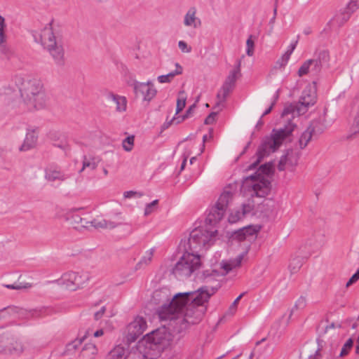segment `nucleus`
I'll return each mask as SVG.
<instances>
[{
    "instance_id": "nucleus-15",
    "label": "nucleus",
    "mask_w": 359,
    "mask_h": 359,
    "mask_svg": "<svg viewBox=\"0 0 359 359\" xmlns=\"http://www.w3.org/2000/svg\"><path fill=\"white\" fill-rule=\"evenodd\" d=\"M330 55L327 51L321 50L315 54L311 60V72L315 74H318L323 67L327 65Z\"/></svg>"
},
{
    "instance_id": "nucleus-2",
    "label": "nucleus",
    "mask_w": 359,
    "mask_h": 359,
    "mask_svg": "<svg viewBox=\"0 0 359 359\" xmlns=\"http://www.w3.org/2000/svg\"><path fill=\"white\" fill-rule=\"evenodd\" d=\"M172 329L164 324L151 333L145 335L137 344L138 352L145 358L156 359L172 341Z\"/></svg>"
},
{
    "instance_id": "nucleus-55",
    "label": "nucleus",
    "mask_w": 359,
    "mask_h": 359,
    "mask_svg": "<svg viewBox=\"0 0 359 359\" xmlns=\"http://www.w3.org/2000/svg\"><path fill=\"white\" fill-rule=\"evenodd\" d=\"M306 306V299L303 297H300L295 303L294 306L297 309H303Z\"/></svg>"
},
{
    "instance_id": "nucleus-59",
    "label": "nucleus",
    "mask_w": 359,
    "mask_h": 359,
    "mask_svg": "<svg viewBox=\"0 0 359 359\" xmlns=\"http://www.w3.org/2000/svg\"><path fill=\"white\" fill-rule=\"evenodd\" d=\"M351 278L354 282H356L358 280H359V268L357 269L355 273L351 277Z\"/></svg>"
},
{
    "instance_id": "nucleus-54",
    "label": "nucleus",
    "mask_w": 359,
    "mask_h": 359,
    "mask_svg": "<svg viewBox=\"0 0 359 359\" xmlns=\"http://www.w3.org/2000/svg\"><path fill=\"white\" fill-rule=\"evenodd\" d=\"M297 43H298V39H297L296 41H292L291 43L290 44V46L287 47V50L285 51V53H287L291 56L293 51L296 48Z\"/></svg>"
},
{
    "instance_id": "nucleus-64",
    "label": "nucleus",
    "mask_w": 359,
    "mask_h": 359,
    "mask_svg": "<svg viewBox=\"0 0 359 359\" xmlns=\"http://www.w3.org/2000/svg\"><path fill=\"white\" fill-rule=\"evenodd\" d=\"M186 164H187V158H184V159L183 160V161H182V164H181V168H180L181 170H184V167H185Z\"/></svg>"
},
{
    "instance_id": "nucleus-52",
    "label": "nucleus",
    "mask_w": 359,
    "mask_h": 359,
    "mask_svg": "<svg viewBox=\"0 0 359 359\" xmlns=\"http://www.w3.org/2000/svg\"><path fill=\"white\" fill-rule=\"evenodd\" d=\"M352 130L353 133H359V111L355 117L353 124L352 126Z\"/></svg>"
},
{
    "instance_id": "nucleus-37",
    "label": "nucleus",
    "mask_w": 359,
    "mask_h": 359,
    "mask_svg": "<svg viewBox=\"0 0 359 359\" xmlns=\"http://www.w3.org/2000/svg\"><path fill=\"white\" fill-rule=\"evenodd\" d=\"M310 71L311 72V60H307L301 65L297 74L301 77L306 75Z\"/></svg>"
},
{
    "instance_id": "nucleus-61",
    "label": "nucleus",
    "mask_w": 359,
    "mask_h": 359,
    "mask_svg": "<svg viewBox=\"0 0 359 359\" xmlns=\"http://www.w3.org/2000/svg\"><path fill=\"white\" fill-rule=\"evenodd\" d=\"M312 32V29L311 27H307L306 28H304V31H303V33L305 34V35H309Z\"/></svg>"
},
{
    "instance_id": "nucleus-8",
    "label": "nucleus",
    "mask_w": 359,
    "mask_h": 359,
    "mask_svg": "<svg viewBox=\"0 0 359 359\" xmlns=\"http://www.w3.org/2000/svg\"><path fill=\"white\" fill-rule=\"evenodd\" d=\"M40 42L47 49L57 65L64 64V50L56 42L50 24L47 25L40 32Z\"/></svg>"
},
{
    "instance_id": "nucleus-17",
    "label": "nucleus",
    "mask_w": 359,
    "mask_h": 359,
    "mask_svg": "<svg viewBox=\"0 0 359 359\" xmlns=\"http://www.w3.org/2000/svg\"><path fill=\"white\" fill-rule=\"evenodd\" d=\"M69 177L70 175L56 166H49L45 170V178L50 182H63Z\"/></svg>"
},
{
    "instance_id": "nucleus-20",
    "label": "nucleus",
    "mask_w": 359,
    "mask_h": 359,
    "mask_svg": "<svg viewBox=\"0 0 359 359\" xmlns=\"http://www.w3.org/2000/svg\"><path fill=\"white\" fill-rule=\"evenodd\" d=\"M38 133L36 129L28 128L22 144L20 147L22 151H28L34 148L37 142Z\"/></svg>"
},
{
    "instance_id": "nucleus-39",
    "label": "nucleus",
    "mask_w": 359,
    "mask_h": 359,
    "mask_svg": "<svg viewBox=\"0 0 359 359\" xmlns=\"http://www.w3.org/2000/svg\"><path fill=\"white\" fill-rule=\"evenodd\" d=\"M353 344V340L349 338L341 348L339 353V357H344L349 353Z\"/></svg>"
},
{
    "instance_id": "nucleus-63",
    "label": "nucleus",
    "mask_w": 359,
    "mask_h": 359,
    "mask_svg": "<svg viewBox=\"0 0 359 359\" xmlns=\"http://www.w3.org/2000/svg\"><path fill=\"white\" fill-rule=\"evenodd\" d=\"M6 338L4 337V336H0V345H3V346H5L6 344Z\"/></svg>"
},
{
    "instance_id": "nucleus-33",
    "label": "nucleus",
    "mask_w": 359,
    "mask_h": 359,
    "mask_svg": "<svg viewBox=\"0 0 359 359\" xmlns=\"http://www.w3.org/2000/svg\"><path fill=\"white\" fill-rule=\"evenodd\" d=\"M238 76L229 73L228 76L226 78L225 81L224 82L222 87L230 90H233L235 87L236 81Z\"/></svg>"
},
{
    "instance_id": "nucleus-4",
    "label": "nucleus",
    "mask_w": 359,
    "mask_h": 359,
    "mask_svg": "<svg viewBox=\"0 0 359 359\" xmlns=\"http://www.w3.org/2000/svg\"><path fill=\"white\" fill-rule=\"evenodd\" d=\"M295 128L296 124L289 121L284 127L273 129L271 135L265 137L259 147L256 154L257 160L253 163V167L259 164L265 156L276 151L291 136Z\"/></svg>"
},
{
    "instance_id": "nucleus-28",
    "label": "nucleus",
    "mask_w": 359,
    "mask_h": 359,
    "mask_svg": "<svg viewBox=\"0 0 359 359\" xmlns=\"http://www.w3.org/2000/svg\"><path fill=\"white\" fill-rule=\"evenodd\" d=\"M154 253V248H153L147 250L145 252L144 255L142 257L140 260L137 264L136 268L141 269L143 266L149 265L152 260Z\"/></svg>"
},
{
    "instance_id": "nucleus-24",
    "label": "nucleus",
    "mask_w": 359,
    "mask_h": 359,
    "mask_svg": "<svg viewBox=\"0 0 359 359\" xmlns=\"http://www.w3.org/2000/svg\"><path fill=\"white\" fill-rule=\"evenodd\" d=\"M98 353L97 346L91 343L86 344L81 349L79 358L80 359H95Z\"/></svg>"
},
{
    "instance_id": "nucleus-7",
    "label": "nucleus",
    "mask_w": 359,
    "mask_h": 359,
    "mask_svg": "<svg viewBox=\"0 0 359 359\" xmlns=\"http://www.w3.org/2000/svg\"><path fill=\"white\" fill-rule=\"evenodd\" d=\"M201 266V256L188 250L185 251L172 269V273L178 279L191 276Z\"/></svg>"
},
{
    "instance_id": "nucleus-53",
    "label": "nucleus",
    "mask_w": 359,
    "mask_h": 359,
    "mask_svg": "<svg viewBox=\"0 0 359 359\" xmlns=\"http://www.w3.org/2000/svg\"><path fill=\"white\" fill-rule=\"evenodd\" d=\"M241 60H238L236 61V67L235 68L231 70L229 73L233 74L237 76H238L241 74Z\"/></svg>"
},
{
    "instance_id": "nucleus-3",
    "label": "nucleus",
    "mask_w": 359,
    "mask_h": 359,
    "mask_svg": "<svg viewBox=\"0 0 359 359\" xmlns=\"http://www.w3.org/2000/svg\"><path fill=\"white\" fill-rule=\"evenodd\" d=\"M20 91L27 110H39L46 107L48 97L40 79L32 78L24 80Z\"/></svg>"
},
{
    "instance_id": "nucleus-42",
    "label": "nucleus",
    "mask_w": 359,
    "mask_h": 359,
    "mask_svg": "<svg viewBox=\"0 0 359 359\" xmlns=\"http://www.w3.org/2000/svg\"><path fill=\"white\" fill-rule=\"evenodd\" d=\"M158 201L154 200L152 202L147 203L144 208V215L148 216L150 214H151L154 210L156 208V205H158Z\"/></svg>"
},
{
    "instance_id": "nucleus-25",
    "label": "nucleus",
    "mask_w": 359,
    "mask_h": 359,
    "mask_svg": "<svg viewBox=\"0 0 359 359\" xmlns=\"http://www.w3.org/2000/svg\"><path fill=\"white\" fill-rule=\"evenodd\" d=\"M233 193L229 190H224L219 196L215 205L226 212L229 204L233 200Z\"/></svg>"
},
{
    "instance_id": "nucleus-62",
    "label": "nucleus",
    "mask_w": 359,
    "mask_h": 359,
    "mask_svg": "<svg viewBox=\"0 0 359 359\" xmlns=\"http://www.w3.org/2000/svg\"><path fill=\"white\" fill-rule=\"evenodd\" d=\"M264 124V122L262 121V117L261 116L260 118L259 119V121H257V124H256V128H259L260 127H262Z\"/></svg>"
},
{
    "instance_id": "nucleus-44",
    "label": "nucleus",
    "mask_w": 359,
    "mask_h": 359,
    "mask_svg": "<svg viewBox=\"0 0 359 359\" xmlns=\"http://www.w3.org/2000/svg\"><path fill=\"white\" fill-rule=\"evenodd\" d=\"M186 104V97L180 96L177 101L175 116L184 108Z\"/></svg>"
},
{
    "instance_id": "nucleus-35",
    "label": "nucleus",
    "mask_w": 359,
    "mask_h": 359,
    "mask_svg": "<svg viewBox=\"0 0 359 359\" xmlns=\"http://www.w3.org/2000/svg\"><path fill=\"white\" fill-rule=\"evenodd\" d=\"M194 107H195V104H193L191 107H189V108L186 111V114L183 116L176 117L175 116L170 122L165 123V127L168 128L172 123H175L176 124L180 123V122H182L185 118H187L189 116V114L191 113V111Z\"/></svg>"
},
{
    "instance_id": "nucleus-5",
    "label": "nucleus",
    "mask_w": 359,
    "mask_h": 359,
    "mask_svg": "<svg viewBox=\"0 0 359 359\" xmlns=\"http://www.w3.org/2000/svg\"><path fill=\"white\" fill-rule=\"evenodd\" d=\"M258 175H251L243 181L241 191L246 196L266 197L271 191V182L265 177L272 173V165L264 164L259 167Z\"/></svg>"
},
{
    "instance_id": "nucleus-40",
    "label": "nucleus",
    "mask_w": 359,
    "mask_h": 359,
    "mask_svg": "<svg viewBox=\"0 0 359 359\" xmlns=\"http://www.w3.org/2000/svg\"><path fill=\"white\" fill-rule=\"evenodd\" d=\"M6 23L5 19L0 15V45L4 43L6 40V35L5 32Z\"/></svg>"
},
{
    "instance_id": "nucleus-57",
    "label": "nucleus",
    "mask_w": 359,
    "mask_h": 359,
    "mask_svg": "<svg viewBox=\"0 0 359 359\" xmlns=\"http://www.w3.org/2000/svg\"><path fill=\"white\" fill-rule=\"evenodd\" d=\"M105 311H106V308L105 306H102L98 311H97L96 313H95V320H99L100 319L104 313H105Z\"/></svg>"
},
{
    "instance_id": "nucleus-36",
    "label": "nucleus",
    "mask_w": 359,
    "mask_h": 359,
    "mask_svg": "<svg viewBox=\"0 0 359 359\" xmlns=\"http://www.w3.org/2000/svg\"><path fill=\"white\" fill-rule=\"evenodd\" d=\"M86 338V335L82 337H78L68 343L66 346L67 351H76L82 344L83 341Z\"/></svg>"
},
{
    "instance_id": "nucleus-56",
    "label": "nucleus",
    "mask_w": 359,
    "mask_h": 359,
    "mask_svg": "<svg viewBox=\"0 0 359 359\" xmlns=\"http://www.w3.org/2000/svg\"><path fill=\"white\" fill-rule=\"evenodd\" d=\"M217 112H212L205 120V124H212L215 119V116H217Z\"/></svg>"
},
{
    "instance_id": "nucleus-47",
    "label": "nucleus",
    "mask_w": 359,
    "mask_h": 359,
    "mask_svg": "<svg viewBox=\"0 0 359 359\" xmlns=\"http://www.w3.org/2000/svg\"><path fill=\"white\" fill-rule=\"evenodd\" d=\"M290 58V55H289L287 53H284L281 57L280 58H279L277 62H276V65L278 66H279L280 67H284L286 66V65L287 64Z\"/></svg>"
},
{
    "instance_id": "nucleus-9",
    "label": "nucleus",
    "mask_w": 359,
    "mask_h": 359,
    "mask_svg": "<svg viewBox=\"0 0 359 359\" xmlns=\"http://www.w3.org/2000/svg\"><path fill=\"white\" fill-rule=\"evenodd\" d=\"M316 98L315 87L311 85L307 86L302 91L298 104L296 106L292 104L286 106L283 109L282 116L293 114L295 112L298 115L304 114L310 106H313L316 103Z\"/></svg>"
},
{
    "instance_id": "nucleus-13",
    "label": "nucleus",
    "mask_w": 359,
    "mask_h": 359,
    "mask_svg": "<svg viewBox=\"0 0 359 359\" xmlns=\"http://www.w3.org/2000/svg\"><path fill=\"white\" fill-rule=\"evenodd\" d=\"M133 89L136 95L142 96L143 100L147 102H151L157 94V90L151 81L147 82L135 81Z\"/></svg>"
},
{
    "instance_id": "nucleus-58",
    "label": "nucleus",
    "mask_w": 359,
    "mask_h": 359,
    "mask_svg": "<svg viewBox=\"0 0 359 359\" xmlns=\"http://www.w3.org/2000/svg\"><path fill=\"white\" fill-rule=\"evenodd\" d=\"M233 236L239 241L245 240V234L241 233V229L236 231Z\"/></svg>"
},
{
    "instance_id": "nucleus-19",
    "label": "nucleus",
    "mask_w": 359,
    "mask_h": 359,
    "mask_svg": "<svg viewBox=\"0 0 359 359\" xmlns=\"http://www.w3.org/2000/svg\"><path fill=\"white\" fill-rule=\"evenodd\" d=\"M297 163V159L293 156L292 152L287 151L285 154L281 156L278 165V169L280 171L285 170H292Z\"/></svg>"
},
{
    "instance_id": "nucleus-27",
    "label": "nucleus",
    "mask_w": 359,
    "mask_h": 359,
    "mask_svg": "<svg viewBox=\"0 0 359 359\" xmlns=\"http://www.w3.org/2000/svg\"><path fill=\"white\" fill-rule=\"evenodd\" d=\"M4 351L0 352V353H9V354H16L19 355L24 351L23 346L22 343L18 341H15L11 344L9 346H7V343L5 346H4Z\"/></svg>"
},
{
    "instance_id": "nucleus-29",
    "label": "nucleus",
    "mask_w": 359,
    "mask_h": 359,
    "mask_svg": "<svg viewBox=\"0 0 359 359\" xmlns=\"http://www.w3.org/2000/svg\"><path fill=\"white\" fill-rule=\"evenodd\" d=\"M55 134L50 135V139L52 140L55 141V142L53 143V145L55 147L62 149L65 152V155H68V154L70 151V147H69V144L68 143L67 138L64 137L60 142H57L55 138Z\"/></svg>"
},
{
    "instance_id": "nucleus-6",
    "label": "nucleus",
    "mask_w": 359,
    "mask_h": 359,
    "mask_svg": "<svg viewBox=\"0 0 359 359\" xmlns=\"http://www.w3.org/2000/svg\"><path fill=\"white\" fill-rule=\"evenodd\" d=\"M217 229L215 226L203 224L193 229L189 235L186 249L198 254L210 248L217 239Z\"/></svg>"
},
{
    "instance_id": "nucleus-43",
    "label": "nucleus",
    "mask_w": 359,
    "mask_h": 359,
    "mask_svg": "<svg viewBox=\"0 0 359 359\" xmlns=\"http://www.w3.org/2000/svg\"><path fill=\"white\" fill-rule=\"evenodd\" d=\"M245 294V292H243L241 293L234 301L231 304V306H229V311H228V313L231 315H233L236 311V309H237V305H238V303L239 302V300L243 297V296Z\"/></svg>"
},
{
    "instance_id": "nucleus-12",
    "label": "nucleus",
    "mask_w": 359,
    "mask_h": 359,
    "mask_svg": "<svg viewBox=\"0 0 359 359\" xmlns=\"http://www.w3.org/2000/svg\"><path fill=\"white\" fill-rule=\"evenodd\" d=\"M255 208V203L251 198H248L244 202L240 208L232 210L229 215L228 221L229 223H236L248 215H252Z\"/></svg>"
},
{
    "instance_id": "nucleus-38",
    "label": "nucleus",
    "mask_w": 359,
    "mask_h": 359,
    "mask_svg": "<svg viewBox=\"0 0 359 359\" xmlns=\"http://www.w3.org/2000/svg\"><path fill=\"white\" fill-rule=\"evenodd\" d=\"M135 137L133 135L126 137L122 142L123 148L126 151H130L134 145Z\"/></svg>"
},
{
    "instance_id": "nucleus-34",
    "label": "nucleus",
    "mask_w": 359,
    "mask_h": 359,
    "mask_svg": "<svg viewBox=\"0 0 359 359\" xmlns=\"http://www.w3.org/2000/svg\"><path fill=\"white\" fill-rule=\"evenodd\" d=\"M260 229V226H248L241 229V231L245 234V239H246L249 236H255Z\"/></svg>"
},
{
    "instance_id": "nucleus-48",
    "label": "nucleus",
    "mask_w": 359,
    "mask_h": 359,
    "mask_svg": "<svg viewBox=\"0 0 359 359\" xmlns=\"http://www.w3.org/2000/svg\"><path fill=\"white\" fill-rule=\"evenodd\" d=\"M142 196V193L134 191H127L123 193V197L125 198H140Z\"/></svg>"
},
{
    "instance_id": "nucleus-30",
    "label": "nucleus",
    "mask_w": 359,
    "mask_h": 359,
    "mask_svg": "<svg viewBox=\"0 0 359 359\" xmlns=\"http://www.w3.org/2000/svg\"><path fill=\"white\" fill-rule=\"evenodd\" d=\"M231 92V90L226 89L225 88H223L222 86L217 95V98L218 101L217 102L215 107H223L224 102L226 101V99Z\"/></svg>"
},
{
    "instance_id": "nucleus-60",
    "label": "nucleus",
    "mask_w": 359,
    "mask_h": 359,
    "mask_svg": "<svg viewBox=\"0 0 359 359\" xmlns=\"http://www.w3.org/2000/svg\"><path fill=\"white\" fill-rule=\"evenodd\" d=\"M103 334H104V331L102 329H100V330L95 331L93 334V336L95 337H99L102 336Z\"/></svg>"
},
{
    "instance_id": "nucleus-21",
    "label": "nucleus",
    "mask_w": 359,
    "mask_h": 359,
    "mask_svg": "<svg viewBox=\"0 0 359 359\" xmlns=\"http://www.w3.org/2000/svg\"><path fill=\"white\" fill-rule=\"evenodd\" d=\"M224 214L225 211L215 205L207 215L204 224L216 227V224L223 218Z\"/></svg>"
},
{
    "instance_id": "nucleus-31",
    "label": "nucleus",
    "mask_w": 359,
    "mask_h": 359,
    "mask_svg": "<svg viewBox=\"0 0 359 359\" xmlns=\"http://www.w3.org/2000/svg\"><path fill=\"white\" fill-rule=\"evenodd\" d=\"M127 351L122 346H116L110 353V359H126Z\"/></svg>"
},
{
    "instance_id": "nucleus-41",
    "label": "nucleus",
    "mask_w": 359,
    "mask_h": 359,
    "mask_svg": "<svg viewBox=\"0 0 359 359\" xmlns=\"http://www.w3.org/2000/svg\"><path fill=\"white\" fill-rule=\"evenodd\" d=\"M255 43L252 40V36L250 35L246 41V54L248 56H252L254 54Z\"/></svg>"
},
{
    "instance_id": "nucleus-32",
    "label": "nucleus",
    "mask_w": 359,
    "mask_h": 359,
    "mask_svg": "<svg viewBox=\"0 0 359 359\" xmlns=\"http://www.w3.org/2000/svg\"><path fill=\"white\" fill-rule=\"evenodd\" d=\"M352 13L353 12H351L346 9V11L336 15L332 19V21L336 22L338 25L341 26L346 21H348Z\"/></svg>"
},
{
    "instance_id": "nucleus-23",
    "label": "nucleus",
    "mask_w": 359,
    "mask_h": 359,
    "mask_svg": "<svg viewBox=\"0 0 359 359\" xmlns=\"http://www.w3.org/2000/svg\"><path fill=\"white\" fill-rule=\"evenodd\" d=\"M100 161L101 158L99 156L92 155L83 156V166L79 170V172H83L86 169H88L89 170H94L98 166Z\"/></svg>"
},
{
    "instance_id": "nucleus-11",
    "label": "nucleus",
    "mask_w": 359,
    "mask_h": 359,
    "mask_svg": "<svg viewBox=\"0 0 359 359\" xmlns=\"http://www.w3.org/2000/svg\"><path fill=\"white\" fill-rule=\"evenodd\" d=\"M147 327L145 319L140 316H137L130 322L127 327L126 334L128 342L132 343L143 334Z\"/></svg>"
},
{
    "instance_id": "nucleus-22",
    "label": "nucleus",
    "mask_w": 359,
    "mask_h": 359,
    "mask_svg": "<svg viewBox=\"0 0 359 359\" xmlns=\"http://www.w3.org/2000/svg\"><path fill=\"white\" fill-rule=\"evenodd\" d=\"M107 99L114 102L116 104V110L118 112H124L127 109V99L124 96L115 95L112 93H109L107 96Z\"/></svg>"
},
{
    "instance_id": "nucleus-10",
    "label": "nucleus",
    "mask_w": 359,
    "mask_h": 359,
    "mask_svg": "<svg viewBox=\"0 0 359 359\" xmlns=\"http://www.w3.org/2000/svg\"><path fill=\"white\" fill-rule=\"evenodd\" d=\"M89 279L90 276L87 272L69 271L62 274V276L55 281L61 287L74 291L86 283Z\"/></svg>"
},
{
    "instance_id": "nucleus-16",
    "label": "nucleus",
    "mask_w": 359,
    "mask_h": 359,
    "mask_svg": "<svg viewBox=\"0 0 359 359\" xmlns=\"http://www.w3.org/2000/svg\"><path fill=\"white\" fill-rule=\"evenodd\" d=\"M184 27L192 29H197L201 26V20L197 16V8L195 6L189 8L183 18Z\"/></svg>"
},
{
    "instance_id": "nucleus-26",
    "label": "nucleus",
    "mask_w": 359,
    "mask_h": 359,
    "mask_svg": "<svg viewBox=\"0 0 359 359\" xmlns=\"http://www.w3.org/2000/svg\"><path fill=\"white\" fill-rule=\"evenodd\" d=\"M175 65L176 68L174 71H172L167 74L161 75L157 77V80L159 83H170L173 80V79L175 76L180 75L182 73V66L177 62H176L175 64Z\"/></svg>"
},
{
    "instance_id": "nucleus-51",
    "label": "nucleus",
    "mask_w": 359,
    "mask_h": 359,
    "mask_svg": "<svg viewBox=\"0 0 359 359\" xmlns=\"http://www.w3.org/2000/svg\"><path fill=\"white\" fill-rule=\"evenodd\" d=\"M178 47L183 53H188L191 51V47L188 46L187 43L184 41H180L178 42Z\"/></svg>"
},
{
    "instance_id": "nucleus-1",
    "label": "nucleus",
    "mask_w": 359,
    "mask_h": 359,
    "mask_svg": "<svg viewBox=\"0 0 359 359\" xmlns=\"http://www.w3.org/2000/svg\"><path fill=\"white\" fill-rule=\"evenodd\" d=\"M242 259L243 256L238 255L235 259L222 261L219 269L215 266L204 271L202 278L205 283H213L210 287L203 286L196 291L179 292L173 295L168 287L155 290L152 301L160 304L157 310L160 320L168 321L165 325L174 332H181L189 325L199 323L207 311L209 299L220 287L218 278L239 266Z\"/></svg>"
},
{
    "instance_id": "nucleus-46",
    "label": "nucleus",
    "mask_w": 359,
    "mask_h": 359,
    "mask_svg": "<svg viewBox=\"0 0 359 359\" xmlns=\"http://www.w3.org/2000/svg\"><path fill=\"white\" fill-rule=\"evenodd\" d=\"M90 226H93L95 229L103 228V227L106 226V222H105V220H103V219H101V220L93 219L90 222H88V227Z\"/></svg>"
},
{
    "instance_id": "nucleus-45",
    "label": "nucleus",
    "mask_w": 359,
    "mask_h": 359,
    "mask_svg": "<svg viewBox=\"0 0 359 359\" xmlns=\"http://www.w3.org/2000/svg\"><path fill=\"white\" fill-rule=\"evenodd\" d=\"M24 313H26V318H36L41 316V311L37 310H33L27 312L26 311L21 309L20 313L22 314Z\"/></svg>"
},
{
    "instance_id": "nucleus-18",
    "label": "nucleus",
    "mask_w": 359,
    "mask_h": 359,
    "mask_svg": "<svg viewBox=\"0 0 359 359\" xmlns=\"http://www.w3.org/2000/svg\"><path fill=\"white\" fill-rule=\"evenodd\" d=\"M318 124V123L317 121H312L306 129L302 133L298 141L299 147L301 149H304L308 145L313 136L316 134V128Z\"/></svg>"
},
{
    "instance_id": "nucleus-50",
    "label": "nucleus",
    "mask_w": 359,
    "mask_h": 359,
    "mask_svg": "<svg viewBox=\"0 0 359 359\" xmlns=\"http://www.w3.org/2000/svg\"><path fill=\"white\" fill-rule=\"evenodd\" d=\"M278 99V90H277L276 92V93L274 94L273 101L272 102L271 104L264 111V113L262 115V117L267 115L268 114H269L271 111V110H272L273 106L275 105Z\"/></svg>"
},
{
    "instance_id": "nucleus-49",
    "label": "nucleus",
    "mask_w": 359,
    "mask_h": 359,
    "mask_svg": "<svg viewBox=\"0 0 359 359\" xmlns=\"http://www.w3.org/2000/svg\"><path fill=\"white\" fill-rule=\"evenodd\" d=\"M359 8V0H350L346 9L351 12L355 11Z\"/></svg>"
},
{
    "instance_id": "nucleus-14",
    "label": "nucleus",
    "mask_w": 359,
    "mask_h": 359,
    "mask_svg": "<svg viewBox=\"0 0 359 359\" xmlns=\"http://www.w3.org/2000/svg\"><path fill=\"white\" fill-rule=\"evenodd\" d=\"M78 211L77 209L69 210L62 215V217L74 229L88 228V222L81 218Z\"/></svg>"
}]
</instances>
